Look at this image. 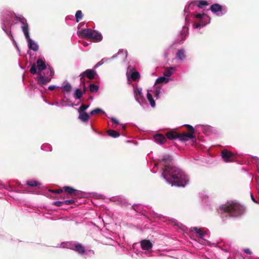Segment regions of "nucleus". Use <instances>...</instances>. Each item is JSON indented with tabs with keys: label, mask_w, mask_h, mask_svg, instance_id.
<instances>
[{
	"label": "nucleus",
	"mask_w": 259,
	"mask_h": 259,
	"mask_svg": "<svg viewBox=\"0 0 259 259\" xmlns=\"http://www.w3.org/2000/svg\"><path fill=\"white\" fill-rule=\"evenodd\" d=\"M171 161L169 155L164 156L160 161L164 166L162 176L172 186L184 187L187 184L185 176L180 169L172 165Z\"/></svg>",
	"instance_id": "nucleus-1"
},
{
	"label": "nucleus",
	"mask_w": 259,
	"mask_h": 259,
	"mask_svg": "<svg viewBox=\"0 0 259 259\" xmlns=\"http://www.w3.org/2000/svg\"><path fill=\"white\" fill-rule=\"evenodd\" d=\"M16 15L14 12L9 10L4 11L2 13L1 20H2V28L6 34L9 36L12 40L13 44L15 45L17 49L19 51L17 43L15 40L11 31V27L15 24L13 19L15 18L16 20Z\"/></svg>",
	"instance_id": "nucleus-2"
},
{
	"label": "nucleus",
	"mask_w": 259,
	"mask_h": 259,
	"mask_svg": "<svg viewBox=\"0 0 259 259\" xmlns=\"http://www.w3.org/2000/svg\"><path fill=\"white\" fill-rule=\"evenodd\" d=\"M221 213H227L230 217H240L245 213V207L236 202H227L219 208Z\"/></svg>",
	"instance_id": "nucleus-3"
},
{
	"label": "nucleus",
	"mask_w": 259,
	"mask_h": 259,
	"mask_svg": "<svg viewBox=\"0 0 259 259\" xmlns=\"http://www.w3.org/2000/svg\"><path fill=\"white\" fill-rule=\"evenodd\" d=\"M16 20L21 24L22 31L27 41L29 49L36 52L38 50V45L36 42L30 37L29 25L27 20L21 15H18L16 16Z\"/></svg>",
	"instance_id": "nucleus-4"
},
{
	"label": "nucleus",
	"mask_w": 259,
	"mask_h": 259,
	"mask_svg": "<svg viewBox=\"0 0 259 259\" xmlns=\"http://www.w3.org/2000/svg\"><path fill=\"white\" fill-rule=\"evenodd\" d=\"M84 23H80L78 25L77 34L79 37H85L93 40L95 42L97 41V31L87 28L79 30L80 27L84 25Z\"/></svg>",
	"instance_id": "nucleus-5"
},
{
	"label": "nucleus",
	"mask_w": 259,
	"mask_h": 259,
	"mask_svg": "<svg viewBox=\"0 0 259 259\" xmlns=\"http://www.w3.org/2000/svg\"><path fill=\"white\" fill-rule=\"evenodd\" d=\"M44 70H46V72H47L48 68L47 67L45 61L42 59L39 58L36 61V65L35 64L32 65L30 72L32 74H40Z\"/></svg>",
	"instance_id": "nucleus-6"
},
{
	"label": "nucleus",
	"mask_w": 259,
	"mask_h": 259,
	"mask_svg": "<svg viewBox=\"0 0 259 259\" xmlns=\"http://www.w3.org/2000/svg\"><path fill=\"white\" fill-rule=\"evenodd\" d=\"M54 71L50 67L48 68L47 72L42 75L41 73L39 74V76L36 77V79L38 81V83L40 85L46 84L51 81V78L49 76H52L54 75Z\"/></svg>",
	"instance_id": "nucleus-7"
},
{
	"label": "nucleus",
	"mask_w": 259,
	"mask_h": 259,
	"mask_svg": "<svg viewBox=\"0 0 259 259\" xmlns=\"http://www.w3.org/2000/svg\"><path fill=\"white\" fill-rule=\"evenodd\" d=\"M221 156L226 162H233L235 158V155L226 149L222 151Z\"/></svg>",
	"instance_id": "nucleus-8"
},
{
	"label": "nucleus",
	"mask_w": 259,
	"mask_h": 259,
	"mask_svg": "<svg viewBox=\"0 0 259 259\" xmlns=\"http://www.w3.org/2000/svg\"><path fill=\"white\" fill-rule=\"evenodd\" d=\"M96 74L95 71L93 69H87L79 75L81 82L84 81V77H88L89 79H92L94 78Z\"/></svg>",
	"instance_id": "nucleus-9"
},
{
	"label": "nucleus",
	"mask_w": 259,
	"mask_h": 259,
	"mask_svg": "<svg viewBox=\"0 0 259 259\" xmlns=\"http://www.w3.org/2000/svg\"><path fill=\"white\" fill-rule=\"evenodd\" d=\"M186 126L187 127L189 133H184L182 134L183 137L184 139V141H187L190 139H193L195 136L194 135V128L193 127L190 125L186 124Z\"/></svg>",
	"instance_id": "nucleus-10"
},
{
	"label": "nucleus",
	"mask_w": 259,
	"mask_h": 259,
	"mask_svg": "<svg viewBox=\"0 0 259 259\" xmlns=\"http://www.w3.org/2000/svg\"><path fill=\"white\" fill-rule=\"evenodd\" d=\"M165 135L166 137L169 140L179 139L180 140L184 141V139L182 137V134H178L176 132L171 131L167 132Z\"/></svg>",
	"instance_id": "nucleus-11"
},
{
	"label": "nucleus",
	"mask_w": 259,
	"mask_h": 259,
	"mask_svg": "<svg viewBox=\"0 0 259 259\" xmlns=\"http://www.w3.org/2000/svg\"><path fill=\"white\" fill-rule=\"evenodd\" d=\"M134 90L135 98L136 101L140 103L142 101L143 99H144V97L142 93V89L138 87H135L134 88Z\"/></svg>",
	"instance_id": "nucleus-12"
},
{
	"label": "nucleus",
	"mask_w": 259,
	"mask_h": 259,
	"mask_svg": "<svg viewBox=\"0 0 259 259\" xmlns=\"http://www.w3.org/2000/svg\"><path fill=\"white\" fill-rule=\"evenodd\" d=\"M63 191L69 194H74L75 195H79L81 193V192L79 190L75 189L73 187L70 186H65L63 188Z\"/></svg>",
	"instance_id": "nucleus-13"
},
{
	"label": "nucleus",
	"mask_w": 259,
	"mask_h": 259,
	"mask_svg": "<svg viewBox=\"0 0 259 259\" xmlns=\"http://www.w3.org/2000/svg\"><path fill=\"white\" fill-rule=\"evenodd\" d=\"M141 246L143 249L149 250L152 248L153 244L149 240L145 239L141 241Z\"/></svg>",
	"instance_id": "nucleus-14"
},
{
	"label": "nucleus",
	"mask_w": 259,
	"mask_h": 259,
	"mask_svg": "<svg viewBox=\"0 0 259 259\" xmlns=\"http://www.w3.org/2000/svg\"><path fill=\"white\" fill-rule=\"evenodd\" d=\"M80 254L83 255L85 252L84 247L80 243L76 242L74 250Z\"/></svg>",
	"instance_id": "nucleus-15"
},
{
	"label": "nucleus",
	"mask_w": 259,
	"mask_h": 259,
	"mask_svg": "<svg viewBox=\"0 0 259 259\" xmlns=\"http://www.w3.org/2000/svg\"><path fill=\"white\" fill-rule=\"evenodd\" d=\"M155 141L160 144L164 143L166 141V139L163 135L156 134L154 137Z\"/></svg>",
	"instance_id": "nucleus-16"
},
{
	"label": "nucleus",
	"mask_w": 259,
	"mask_h": 259,
	"mask_svg": "<svg viewBox=\"0 0 259 259\" xmlns=\"http://www.w3.org/2000/svg\"><path fill=\"white\" fill-rule=\"evenodd\" d=\"M210 10L212 13H217L223 10V7L219 4H214L211 6Z\"/></svg>",
	"instance_id": "nucleus-17"
},
{
	"label": "nucleus",
	"mask_w": 259,
	"mask_h": 259,
	"mask_svg": "<svg viewBox=\"0 0 259 259\" xmlns=\"http://www.w3.org/2000/svg\"><path fill=\"white\" fill-rule=\"evenodd\" d=\"M75 243L76 242L73 241L63 242L61 243V247L62 248H66L73 250Z\"/></svg>",
	"instance_id": "nucleus-18"
},
{
	"label": "nucleus",
	"mask_w": 259,
	"mask_h": 259,
	"mask_svg": "<svg viewBox=\"0 0 259 259\" xmlns=\"http://www.w3.org/2000/svg\"><path fill=\"white\" fill-rule=\"evenodd\" d=\"M78 118L82 122H87L89 119V115L86 112H78Z\"/></svg>",
	"instance_id": "nucleus-19"
},
{
	"label": "nucleus",
	"mask_w": 259,
	"mask_h": 259,
	"mask_svg": "<svg viewBox=\"0 0 259 259\" xmlns=\"http://www.w3.org/2000/svg\"><path fill=\"white\" fill-rule=\"evenodd\" d=\"M59 88L63 89L67 93H69L71 90L72 86L69 82L65 80V81L63 82L62 86Z\"/></svg>",
	"instance_id": "nucleus-20"
},
{
	"label": "nucleus",
	"mask_w": 259,
	"mask_h": 259,
	"mask_svg": "<svg viewBox=\"0 0 259 259\" xmlns=\"http://www.w3.org/2000/svg\"><path fill=\"white\" fill-rule=\"evenodd\" d=\"M193 230L196 233V234L198 236H199L201 238H203V237L205 235V233L204 231H203L200 228L194 227L193 228Z\"/></svg>",
	"instance_id": "nucleus-21"
},
{
	"label": "nucleus",
	"mask_w": 259,
	"mask_h": 259,
	"mask_svg": "<svg viewBox=\"0 0 259 259\" xmlns=\"http://www.w3.org/2000/svg\"><path fill=\"white\" fill-rule=\"evenodd\" d=\"M185 51L183 49L179 50L177 53V57L181 60H184L186 58Z\"/></svg>",
	"instance_id": "nucleus-22"
},
{
	"label": "nucleus",
	"mask_w": 259,
	"mask_h": 259,
	"mask_svg": "<svg viewBox=\"0 0 259 259\" xmlns=\"http://www.w3.org/2000/svg\"><path fill=\"white\" fill-rule=\"evenodd\" d=\"M108 135L112 138H117L119 136L120 134L116 131L109 130L107 132Z\"/></svg>",
	"instance_id": "nucleus-23"
},
{
	"label": "nucleus",
	"mask_w": 259,
	"mask_h": 259,
	"mask_svg": "<svg viewBox=\"0 0 259 259\" xmlns=\"http://www.w3.org/2000/svg\"><path fill=\"white\" fill-rule=\"evenodd\" d=\"M26 184L27 185L31 187L38 186L41 185V184L39 182L35 180L27 181Z\"/></svg>",
	"instance_id": "nucleus-24"
},
{
	"label": "nucleus",
	"mask_w": 259,
	"mask_h": 259,
	"mask_svg": "<svg viewBox=\"0 0 259 259\" xmlns=\"http://www.w3.org/2000/svg\"><path fill=\"white\" fill-rule=\"evenodd\" d=\"M75 17L76 19V22H79L83 18V14L81 10H78L76 11Z\"/></svg>",
	"instance_id": "nucleus-25"
},
{
	"label": "nucleus",
	"mask_w": 259,
	"mask_h": 259,
	"mask_svg": "<svg viewBox=\"0 0 259 259\" xmlns=\"http://www.w3.org/2000/svg\"><path fill=\"white\" fill-rule=\"evenodd\" d=\"M147 98L148 100L149 101V102H150L151 106L152 107H154L155 106V102L153 98L152 94H151L149 93H148L147 94Z\"/></svg>",
	"instance_id": "nucleus-26"
},
{
	"label": "nucleus",
	"mask_w": 259,
	"mask_h": 259,
	"mask_svg": "<svg viewBox=\"0 0 259 259\" xmlns=\"http://www.w3.org/2000/svg\"><path fill=\"white\" fill-rule=\"evenodd\" d=\"M82 96V93L80 89H76L75 91L74 97L75 99H79Z\"/></svg>",
	"instance_id": "nucleus-27"
},
{
	"label": "nucleus",
	"mask_w": 259,
	"mask_h": 259,
	"mask_svg": "<svg viewBox=\"0 0 259 259\" xmlns=\"http://www.w3.org/2000/svg\"><path fill=\"white\" fill-rule=\"evenodd\" d=\"M41 149L46 151H51L52 149V146L49 144H44L41 146Z\"/></svg>",
	"instance_id": "nucleus-28"
},
{
	"label": "nucleus",
	"mask_w": 259,
	"mask_h": 259,
	"mask_svg": "<svg viewBox=\"0 0 259 259\" xmlns=\"http://www.w3.org/2000/svg\"><path fill=\"white\" fill-rule=\"evenodd\" d=\"M140 77V74L138 71H135L131 74V78L133 81H136Z\"/></svg>",
	"instance_id": "nucleus-29"
},
{
	"label": "nucleus",
	"mask_w": 259,
	"mask_h": 259,
	"mask_svg": "<svg viewBox=\"0 0 259 259\" xmlns=\"http://www.w3.org/2000/svg\"><path fill=\"white\" fill-rule=\"evenodd\" d=\"M168 81V79L166 78L164 76H161L158 77L156 81V83H167Z\"/></svg>",
	"instance_id": "nucleus-30"
},
{
	"label": "nucleus",
	"mask_w": 259,
	"mask_h": 259,
	"mask_svg": "<svg viewBox=\"0 0 259 259\" xmlns=\"http://www.w3.org/2000/svg\"><path fill=\"white\" fill-rule=\"evenodd\" d=\"M174 69L173 67L170 68H166L163 72V74L165 76L169 77L172 74V70Z\"/></svg>",
	"instance_id": "nucleus-31"
},
{
	"label": "nucleus",
	"mask_w": 259,
	"mask_h": 259,
	"mask_svg": "<svg viewBox=\"0 0 259 259\" xmlns=\"http://www.w3.org/2000/svg\"><path fill=\"white\" fill-rule=\"evenodd\" d=\"M209 3L205 1H199L197 4V6L199 8H202L203 6H208Z\"/></svg>",
	"instance_id": "nucleus-32"
},
{
	"label": "nucleus",
	"mask_w": 259,
	"mask_h": 259,
	"mask_svg": "<svg viewBox=\"0 0 259 259\" xmlns=\"http://www.w3.org/2000/svg\"><path fill=\"white\" fill-rule=\"evenodd\" d=\"M89 107V105L82 104L78 109V112H85V110Z\"/></svg>",
	"instance_id": "nucleus-33"
},
{
	"label": "nucleus",
	"mask_w": 259,
	"mask_h": 259,
	"mask_svg": "<svg viewBox=\"0 0 259 259\" xmlns=\"http://www.w3.org/2000/svg\"><path fill=\"white\" fill-rule=\"evenodd\" d=\"M52 204L58 207L62 206L64 205V201H56L52 203Z\"/></svg>",
	"instance_id": "nucleus-34"
},
{
	"label": "nucleus",
	"mask_w": 259,
	"mask_h": 259,
	"mask_svg": "<svg viewBox=\"0 0 259 259\" xmlns=\"http://www.w3.org/2000/svg\"><path fill=\"white\" fill-rule=\"evenodd\" d=\"M90 91L92 92H97V85L93 84H90Z\"/></svg>",
	"instance_id": "nucleus-35"
},
{
	"label": "nucleus",
	"mask_w": 259,
	"mask_h": 259,
	"mask_svg": "<svg viewBox=\"0 0 259 259\" xmlns=\"http://www.w3.org/2000/svg\"><path fill=\"white\" fill-rule=\"evenodd\" d=\"M160 93V89L158 87L156 88L155 91L154 92V95L155 97L156 98V99H157L159 97Z\"/></svg>",
	"instance_id": "nucleus-36"
},
{
	"label": "nucleus",
	"mask_w": 259,
	"mask_h": 259,
	"mask_svg": "<svg viewBox=\"0 0 259 259\" xmlns=\"http://www.w3.org/2000/svg\"><path fill=\"white\" fill-rule=\"evenodd\" d=\"M75 202V200L73 199L64 200V205H68Z\"/></svg>",
	"instance_id": "nucleus-37"
},
{
	"label": "nucleus",
	"mask_w": 259,
	"mask_h": 259,
	"mask_svg": "<svg viewBox=\"0 0 259 259\" xmlns=\"http://www.w3.org/2000/svg\"><path fill=\"white\" fill-rule=\"evenodd\" d=\"M110 61V59L104 58L102 59L100 62H98V66L102 65L105 63H108Z\"/></svg>",
	"instance_id": "nucleus-38"
},
{
	"label": "nucleus",
	"mask_w": 259,
	"mask_h": 259,
	"mask_svg": "<svg viewBox=\"0 0 259 259\" xmlns=\"http://www.w3.org/2000/svg\"><path fill=\"white\" fill-rule=\"evenodd\" d=\"M60 107H63L67 106L69 105V104L68 103V101H65L64 100H62L61 101V102H60Z\"/></svg>",
	"instance_id": "nucleus-39"
},
{
	"label": "nucleus",
	"mask_w": 259,
	"mask_h": 259,
	"mask_svg": "<svg viewBox=\"0 0 259 259\" xmlns=\"http://www.w3.org/2000/svg\"><path fill=\"white\" fill-rule=\"evenodd\" d=\"M0 185L5 189L9 190V191H12L13 190L12 187L11 186H5L2 183H0Z\"/></svg>",
	"instance_id": "nucleus-40"
},
{
	"label": "nucleus",
	"mask_w": 259,
	"mask_h": 259,
	"mask_svg": "<svg viewBox=\"0 0 259 259\" xmlns=\"http://www.w3.org/2000/svg\"><path fill=\"white\" fill-rule=\"evenodd\" d=\"M111 120L112 121L113 123L115 125H118L119 124V122L118 121V120L114 117H111Z\"/></svg>",
	"instance_id": "nucleus-41"
},
{
	"label": "nucleus",
	"mask_w": 259,
	"mask_h": 259,
	"mask_svg": "<svg viewBox=\"0 0 259 259\" xmlns=\"http://www.w3.org/2000/svg\"><path fill=\"white\" fill-rule=\"evenodd\" d=\"M206 15L204 13L203 14H197L195 15V17L197 19H202L204 16H205Z\"/></svg>",
	"instance_id": "nucleus-42"
},
{
	"label": "nucleus",
	"mask_w": 259,
	"mask_h": 259,
	"mask_svg": "<svg viewBox=\"0 0 259 259\" xmlns=\"http://www.w3.org/2000/svg\"><path fill=\"white\" fill-rule=\"evenodd\" d=\"M63 190H62V189H58V190H52L51 192L59 194V193H62L63 192Z\"/></svg>",
	"instance_id": "nucleus-43"
},
{
	"label": "nucleus",
	"mask_w": 259,
	"mask_h": 259,
	"mask_svg": "<svg viewBox=\"0 0 259 259\" xmlns=\"http://www.w3.org/2000/svg\"><path fill=\"white\" fill-rule=\"evenodd\" d=\"M250 196H251V200L255 203H259V202L257 200H256L254 198V197H253V195H252V193H250Z\"/></svg>",
	"instance_id": "nucleus-44"
},
{
	"label": "nucleus",
	"mask_w": 259,
	"mask_h": 259,
	"mask_svg": "<svg viewBox=\"0 0 259 259\" xmlns=\"http://www.w3.org/2000/svg\"><path fill=\"white\" fill-rule=\"evenodd\" d=\"M58 88L56 85H50L49 87H48V89L51 90V91H52L54 89H55V88Z\"/></svg>",
	"instance_id": "nucleus-45"
},
{
	"label": "nucleus",
	"mask_w": 259,
	"mask_h": 259,
	"mask_svg": "<svg viewBox=\"0 0 259 259\" xmlns=\"http://www.w3.org/2000/svg\"><path fill=\"white\" fill-rule=\"evenodd\" d=\"M244 251L245 253L248 254H250L251 253V251L248 248H245L244 249Z\"/></svg>",
	"instance_id": "nucleus-46"
},
{
	"label": "nucleus",
	"mask_w": 259,
	"mask_h": 259,
	"mask_svg": "<svg viewBox=\"0 0 259 259\" xmlns=\"http://www.w3.org/2000/svg\"><path fill=\"white\" fill-rule=\"evenodd\" d=\"M203 25H204V24L203 23H196L195 24V26L196 28H198L200 27V26H203Z\"/></svg>",
	"instance_id": "nucleus-47"
},
{
	"label": "nucleus",
	"mask_w": 259,
	"mask_h": 259,
	"mask_svg": "<svg viewBox=\"0 0 259 259\" xmlns=\"http://www.w3.org/2000/svg\"><path fill=\"white\" fill-rule=\"evenodd\" d=\"M97 113V108H95L93 110H92L91 112H90V114L91 115H93L94 114H96Z\"/></svg>",
	"instance_id": "nucleus-48"
},
{
	"label": "nucleus",
	"mask_w": 259,
	"mask_h": 259,
	"mask_svg": "<svg viewBox=\"0 0 259 259\" xmlns=\"http://www.w3.org/2000/svg\"><path fill=\"white\" fill-rule=\"evenodd\" d=\"M103 37L102 35L98 32V41L102 40Z\"/></svg>",
	"instance_id": "nucleus-49"
},
{
	"label": "nucleus",
	"mask_w": 259,
	"mask_h": 259,
	"mask_svg": "<svg viewBox=\"0 0 259 259\" xmlns=\"http://www.w3.org/2000/svg\"><path fill=\"white\" fill-rule=\"evenodd\" d=\"M66 19H70V20H73L74 19V16L73 15H70V16H68L66 18Z\"/></svg>",
	"instance_id": "nucleus-50"
},
{
	"label": "nucleus",
	"mask_w": 259,
	"mask_h": 259,
	"mask_svg": "<svg viewBox=\"0 0 259 259\" xmlns=\"http://www.w3.org/2000/svg\"><path fill=\"white\" fill-rule=\"evenodd\" d=\"M54 105L60 107V103L57 101L55 102V103H54Z\"/></svg>",
	"instance_id": "nucleus-51"
},
{
	"label": "nucleus",
	"mask_w": 259,
	"mask_h": 259,
	"mask_svg": "<svg viewBox=\"0 0 259 259\" xmlns=\"http://www.w3.org/2000/svg\"><path fill=\"white\" fill-rule=\"evenodd\" d=\"M59 219L60 220H66V221H68L69 220V218H60Z\"/></svg>",
	"instance_id": "nucleus-52"
},
{
	"label": "nucleus",
	"mask_w": 259,
	"mask_h": 259,
	"mask_svg": "<svg viewBox=\"0 0 259 259\" xmlns=\"http://www.w3.org/2000/svg\"><path fill=\"white\" fill-rule=\"evenodd\" d=\"M122 129L123 131H125L126 129V126L125 125H122Z\"/></svg>",
	"instance_id": "nucleus-53"
},
{
	"label": "nucleus",
	"mask_w": 259,
	"mask_h": 259,
	"mask_svg": "<svg viewBox=\"0 0 259 259\" xmlns=\"http://www.w3.org/2000/svg\"><path fill=\"white\" fill-rule=\"evenodd\" d=\"M100 113H103V111L101 109L98 108V114Z\"/></svg>",
	"instance_id": "nucleus-54"
},
{
	"label": "nucleus",
	"mask_w": 259,
	"mask_h": 259,
	"mask_svg": "<svg viewBox=\"0 0 259 259\" xmlns=\"http://www.w3.org/2000/svg\"><path fill=\"white\" fill-rule=\"evenodd\" d=\"M136 207H137V205H133V206H132V208L133 209H134V210H136Z\"/></svg>",
	"instance_id": "nucleus-55"
},
{
	"label": "nucleus",
	"mask_w": 259,
	"mask_h": 259,
	"mask_svg": "<svg viewBox=\"0 0 259 259\" xmlns=\"http://www.w3.org/2000/svg\"><path fill=\"white\" fill-rule=\"evenodd\" d=\"M48 104L50 105H52V106H53L54 105V103H48Z\"/></svg>",
	"instance_id": "nucleus-56"
},
{
	"label": "nucleus",
	"mask_w": 259,
	"mask_h": 259,
	"mask_svg": "<svg viewBox=\"0 0 259 259\" xmlns=\"http://www.w3.org/2000/svg\"><path fill=\"white\" fill-rule=\"evenodd\" d=\"M97 67V64H96L95 66H94V68H96Z\"/></svg>",
	"instance_id": "nucleus-57"
},
{
	"label": "nucleus",
	"mask_w": 259,
	"mask_h": 259,
	"mask_svg": "<svg viewBox=\"0 0 259 259\" xmlns=\"http://www.w3.org/2000/svg\"><path fill=\"white\" fill-rule=\"evenodd\" d=\"M112 126L113 128H116V126H114L113 125H112Z\"/></svg>",
	"instance_id": "nucleus-58"
}]
</instances>
